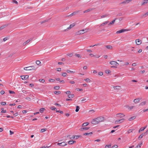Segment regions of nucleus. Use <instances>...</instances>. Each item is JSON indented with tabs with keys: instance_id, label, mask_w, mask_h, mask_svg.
I'll return each instance as SVG.
<instances>
[{
	"instance_id": "nucleus-30",
	"label": "nucleus",
	"mask_w": 148,
	"mask_h": 148,
	"mask_svg": "<svg viewBox=\"0 0 148 148\" xmlns=\"http://www.w3.org/2000/svg\"><path fill=\"white\" fill-rule=\"evenodd\" d=\"M92 10V9H88L84 11V13H86L87 12H90V11Z\"/></svg>"
},
{
	"instance_id": "nucleus-10",
	"label": "nucleus",
	"mask_w": 148,
	"mask_h": 148,
	"mask_svg": "<svg viewBox=\"0 0 148 148\" xmlns=\"http://www.w3.org/2000/svg\"><path fill=\"white\" fill-rule=\"evenodd\" d=\"M136 42L137 45H140L141 43V41L139 39H137L136 40Z\"/></svg>"
},
{
	"instance_id": "nucleus-21",
	"label": "nucleus",
	"mask_w": 148,
	"mask_h": 148,
	"mask_svg": "<svg viewBox=\"0 0 148 148\" xmlns=\"http://www.w3.org/2000/svg\"><path fill=\"white\" fill-rule=\"evenodd\" d=\"M54 93L56 95H58L60 94L61 92L60 91H56L54 92Z\"/></svg>"
},
{
	"instance_id": "nucleus-26",
	"label": "nucleus",
	"mask_w": 148,
	"mask_h": 148,
	"mask_svg": "<svg viewBox=\"0 0 148 148\" xmlns=\"http://www.w3.org/2000/svg\"><path fill=\"white\" fill-rule=\"evenodd\" d=\"M66 71L68 73H74L75 72L73 71H71L69 70H67Z\"/></svg>"
},
{
	"instance_id": "nucleus-37",
	"label": "nucleus",
	"mask_w": 148,
	"mask_h": 148,
	"mask_svg": "<svg viewBox=\"0 0 148 148\" xmlns=\"http://www.w3.org/2000/svg\"><path fill=\"white\" fill-rule=\"evenodd\" d=\"M36 63L38 65H40V64H41V62L39 60H37L36 61Z\"/></svg>"
},
{
	"instance_id": "nucleus-33",
	"label": "nucleus",
	"mask_w": 148,
	"mask_h": 148,
	"mask_svg": "<svg viewBox=\"0 0 148 148\" xmlns=\"http://www.w3.org/2000/svg\"><path fill=\"white\" fill-rule=\"evenodd\" d=\"M148 16V11L145 14H143V16L146 17Z\"/></svg>"
},
{
	"instance_id": "nucleus-25",
	"label": "nucleus",
	"mask_w": 148,
	"mask_h": 148,
	"mask_svg": "<svg viewBox=\"0 0 148 148\" xmlns=\"http://www.w3.org/2000/svg\"><path fill=\"white\" fill-rule=\"evenodd\" d=\"M106 47L109 49H112V46L110 45H107L106 46Z\"/></svg>"
},
{
	"instance_id": "nucleus-60",
	"label": "nucleus",
	"mask_w": 148,
	"mask_h": 148,
	"mask_svg": "<svg viewBox=\"0 0 148 148\" xmlns=\"http://www.w3.org/2000/svg\"><path fill=\"white\" fill-rule=\"evenodd\" d=\"M75 138V136H72L71 137H70V139H71V140H73V139H74Z\"/></svg>"
},
{
	"instance_id": "nucleus-52",
	"label": "nucleus",
	"mask_w": 148,
	"mask_h": 148,
	"mask_svg": "<svg viewBox=\"0 0 148 148\" xmlns=\"http://www.w3.org/2000/svg\"><path fill=\"white\" fill-rule=\"evenodd\" d=\"M76 90L77 91H83V89H79V88H77Z\"/></svg>"
},
{
	"instance_id": "nucleus-28",
	"label": "nucleus",
	"mask_w": 148,
	"mask_h": 148,
	"mask_svg": "<svg viewBox=\"0 0 148 148\" xmlns=\"http://www.w3.org/2000/svg\"><path fill=\"white\" fill-rule=\"evenodd\" d=\"M115 61H112L110 62V63L112 65L115 66Z\"/></svg>"
},
{
	"instance_id": "nucleus-39",
	"label": "nucleus",
	"mask_w": 148,
	"mask_h": 148,
	"mask_svg": "<svg viewBox=\"0 0 148 148\" xmlns=\"http://www.w3.org/2000/svg\"><path fill=\"white\" fill-rule=\"evenodd\" d=\"M1 112L2 113H5L6 112V110H4L3 108H1Z\"/></svg>"
},
{
	"instance_id": "nucleus-5",
	"label": "nucleus",
	"mask_w": 148,
	"mask_h": 148,
	"mask_svg": "<svg viewBox=\"0 0 148 148\" xmlns=\"http://www.w3.org/2000/svg\"><path fill=\"white\" fill-rule=\"evenodd\" d=\"M117 117L122 118L123 117L125 116V115L123 113H118L116 114Z\"/></svg>"
},
{
	"instance_id": "nucleus-19",
	"label": "nucleus",
	"mask_w": 148,
	"mask_h": 148,
	"mask_svg": "<svg viewBox=\"0 0 148 148\" xmlns=\"http://www.w3.org/2000/svg\"><path fill=\"white\" fill-rule=\"evenodd\" d=\"M116 18H115L114 19V20H113L111 22H110L108 24V25H112V24H113L115 22V21L116 20Z\"/></svg>"
},
{
	"instance_id": "nucleus-41",
	"label": "nucleus",
	"mask_w": 148,
	"mask_h": 148,
	"mask_svg": "<svg viewBox=\"0 0 148 148\" xmlns=\"http://www.w3.org/2000/svg\"><path fill=\"white\" fill-rule=\"evenodd\" d=\"M145 127H141V128L139 131V132H140V131H143L145 129Z\"/></svg>"
},
{
	"instance_id": "nucleus-17",
	"label": "nucleus",
	"mask_w": 148,
	"mask_h": 148,
	"mask_svg": "<svg viewBox=\"0 0 148 148\" xmlns=\"http://www.w3.org/2000/svg\"><path fill=\"white\" fill-rule=\"evenodd\" d=\"M76 141L74 140H70L68 142V143L69 145H72Z\"/></svg>"
},
{
	"instance_id": "nucleus-62",
	"label": "nucleus",
	"mask_w": 148,
	"mask_h": 148,
	"mask_svg": "<svg viewBox=\"0 0 148 148\" xmlns=\"http://www.w3.org/2000/svg\"><path fill=\"white\" fill-rule=\"evenodd\" d=\"M10 135H12V134H13L14 133V132L11 130L10 131Z\"/></svg>"
},
{
	"instance_id": "nucleus-64",
	"label": "nucleus",
	"mask_w": 148,
	"mask_h": 148,
	"mask_svg": "<svg viewBox=\"0 0 148 148\" xmlns=\"http://www.w3.org/2000/svg\"><path fill=\"white\" fill-rule=\"evenodd\" d=\"M0 93H1V94L3 95V94L5 93V92L3 90H1V91Z\"/></svg>"
},
{
	"instance_id": "nucleus-12",
	"label": "nucleus",
	"mask_w": 148,
	"mask_h": 148,
	"mask_svg": "<svg viewBox=\"0 0 148 148\" xmlns=\"http://www.w3.org/2000/svg\"><path fill=\"white\" fill-rule=\"evenodd\" d=\"M80 11V10H78L77 11H75L72 13V14H71V15H72V16L74 15H75L79 13Z\"/></svg>"
},
{
	"instance_id": "nucleus-29",
	"label": "nucleus",
	"mask_w": 148,
	"mask_h": 148,
	"mask_svg": "<svg viewBox=\"0 0 148 148\" xmlns=\"http://www.w3.org/2000/svg\"><path fill=\"white\" fill-rule=\"evenodd\" d=\"M76 109L75 110V111L77 112H78L79 111V109L80 108H79V107L77 106H76Z\"/></svg>"
},
{
	"instance_id": "nucleus-45",
	"label": "nucleus",
	"mask_w": 148,
	"mask_h": 148,
	"mask_svg": "<svg viewBox=\"0 0 148 148\" xmlns=\"http://www.w3.org/2000/svg\"><path fill=\"white\" fill-rule=\"evenodd\" d=\"M84 80L86 81V82H90V79L89 78H87L86 79H84Z\"/></svg>"
},
{
	"instance_id": "nucleus-22",
	"label": "nucleus",
	"mask_w": 148,
	"mask_h": 148,
	"mask_svg": "<svg viewBox=\"0 0 148 148\" xmlns=\"http://www.w3.org/2000/svg\"><path fill=\"white\" fill-rule=\"evenodd\" d=\"M45 110V109L44 108H41L40 109L39 111L41 113H42L43 112L44 110Z\"/></svg>"
},
{
	"instance_id": "nucleus-35",
	"label": "nucleus",
	"mask_w": 148,
	"mask_h": 148,
	"mask_svg": "<svg viewBox=\"0 0 148 148\" xmlns=\"http://www.w3.org/2000/svg\"><path fill=\"white\" fill-rule=\"evenodd\" d=\"M111 145H106L105 146V148H111Z\"/></svg>"
},
{
	"instance_id": "nucleus-51",
	"label": "nucleus",
	"mask_w": 148,
	"mask_h": 148,
	"mask_svg": "<svg viewBox=\"0 0 148 148\" xmlns=\"http://www.w3.org/2000/svg\"><path fill=\"white\" fill-rule=\"evenodd\" d=\"M54 81V80L51 79H49V81L50 82H53Z\"/></svg>"
},
{
	"instance_id": "nucleus-32",
	"label": "nucleus",
	"mask_w": 148,
	"mask_h": 148,
	"mask_svg": "<svg viewBox=\"0 0 148 148\" xmlns=\"http://www.w3.org/2000/svg\"><path fill=\"white\" fill-rule=\"evenodd\" d=\"M146 103V102L145 101H143L141 103H140L139 104V105L140 106H143L144 105H145Z\"/></svg>"
},
{
	"instance_id": "nucleus-47",
	"label": "nucleus",
	"mask_w": 148,
	"mask_h": 148,
	"mask_svg": "<svg viewBox=\"0 0 148 148\" xmlns=\"http://www.w3.org/2000/svg\"><path fill=\"white\" fill-rule=\"evenodd\" d=\"M52 110H55L56 109V108L54 106H52L50 108Z\"/></svg>"
},
{
	"instance_id": "nucleus-23",
	"label": "nucleus",
	"mask_w": 148,
	"mask_h": 148,
	"mask_svg": "<svg viewBox=\"0 0 148 148\" xmlns=\"http://www.w3.org/2000/svg\"><path fill=\"white\" fill-rule=\"evenodd\" d=\"M136 117L135 116H133L130 118L128 120L129 121H131L134 119Z\"/></svg>"
},
{
	"instance_id": "nucleus-27",
	"label": "nucleus",
	"mask_w": 148,
	"mask_h": 148,
	"mask_svg": "<svg viewBox=\"0 0 148 148\" xmlns=\"http://www.w3.org/2000/svg\"><path fill=\"white\" fill-rule=\"evenodd\" d=\"M89 124V123L88 122H86L84 123L83 124L82 126L85 127L87 126Z\"/></svg>"
},
{
	"instance_id": "nucleus-13",
	"label": "nucleus",
	"mask_w": 148,
	"mask_h": 148,
	"mask_svg": "<svg viewBox=\"0 0 148 148\" xmlns=\"http://www.w3.org/2000/svg\"><path fill=\"white\" fill-rule=\"evenodd\" d=\"M84 33L82 32H81V31L79 30V31L76 32L75 33V35H80L82 34H83Z\"/></svg>"
},
{
	"instance_id": "nucleus-58",
	"label": "nucleus",
	"mask_w": 148,
	"mask_h": 148,
	"mask_svg": "<svg viewBox=\"0 0 148 148\" xmlns=\"http://www.w3.org/2000/svg\"><path fill=\"white\" fill-rule=\"evenodd\" d=\"M132 0H126L125 1L126 2V3H128L130 2L131 1H132Z\"/></svg>"
},
{
	"instance_id": "nucleus-38",
	"label": "nucleus",
	"mask_w": 148,
	"mask_h": 148,
	"mask_svg": "<svg viewBox=\"0 0 148 148\" xmlns=\"http://www.w3.org/2000/svg\"><path fill=\"white\" fill-rule=\"evenodd\" d=\"M134 130V129H133V130L130 129L127 132V133L128 134L132 132Z\"/></svg>"
},
{
	"instance_id": "nucleus-2",
	"label": "nucleus",
	"mask_w": 148,
	"mask_h": 148,
	"mask_svg": "<svg viewBox=\"0 0 148 148\" xmlns=\"http://www.w3.org/2000/svg\"><path fill=\"white\" fill-rule=\"evenodd\" d=\"M36 69V68L34 66H30L26 67H25L24 69L25 70H35Z\"/></svg>"
},
{
	"instance_id": "nucleus-44",
	"label": "nucleus",
	"mask_w": 148,
	"mask_h": 148,
	"mask_svg": "<svg viewBox=\"0 0 148 148\" xmlns=\"http://www.w3.org/2000/svg\"><path fill=\"white\" fill-rule=\"evenodd\" d=\"M105 73L107 74H109L110 73V70H105Z\"/></svg>"
},
{
	"instance_id": "nucleus-24",
	"label": "nucleus",
	"mask_w": 148,
	"mask_h": 148,
	"mask_svg": "<svg viewBox=\"0 0 148 148\" xmlns=\"http://www.w3.org/2000/svg\"><path fill=\"white\" fill-rule=\"evenodd\" d=\"M92 134V132H90V133H85L84 134V135H91Z\"/></svg>"
},
{
	"instance_id": "nucleus-63",
	"label": "nucleus",
	"mask_w": 148,
	"mask_h": 148,
	"mask_svg": "<svg viewBox=\"0 0 148 148\" xmlns=\"http://www.w3.org/2000/svg\"><path fill=\"white\" fill-rule=\"evenodd\" d=\"M75 136V139H77L81 136Z\"/></svg>"
},
{
	"instance_id": "nucleus-16",
	"label": "nucleus",
	"mask_w": 148,
	"mask_h": 148,
	"mask_svg": "<svg viewBox=\"0 0 148 148\" xmlns=\"http://www.w3.org/2000/svg\"><path fill=\"white\" fill-rule=\"evenodd\" d=\"M89 127H86L81 128L80 130L81 131H83L84 130H88V129H89Z\"/></svg>"
},
{
	"instance_id": "nucleus-4",
	"label": "nucleus",
	"mask_w": 148,
	"mask_h": 148,
	"mask_svg": "<svg viewBox=\"0 0 148 148\" xmlns=\"http://www.w3.org/2000/svg\"><path fill=\"white\" fill-rule=\"evenodd\" d=\"M124 119H122L119 120H116L115 121V123L116 124H117L118 123H122L124 121Z\"/></svg>"
},
{
	"instance_id": "nucleus-36",
	"label": "nucleus",
	"mask_w": 148,
	"mask_h": 148,
	"mask_svg": "<svg viewBox=\"0 0 148 148\" xmlns=\"http://www.w3.org/2000/svg\"><path fill=\"white\" fill-rule=\"evenodd\" d=\"M62 75L64 77H66L67 76V74L66 73H63L62 74Z\"/></svg>"
},
{
	"instance_id": "nucleus-57",
	"label": "nucleus",
	"mask_w": 148,
	"mask_h": 148,
	"mask_svg": "<svg viewBox=\"0 0 148 148\" xmlns=\"http://www.w3.org/2000/svg\"><path fill=\"white\" fill-rule=\"evenodd\" d=\"M12 2L16 4H17L18 3V2L17 1L15 0H12Z\"/></svg>"
},
{
	"instance_id": "nucleus-40",
	"label": "nucleus",
	"mask_w": 148,
	"mask_h": 148,
	"mask_svg": "<svg viewBox=\"0 0 148 148\" xmlns=\"http://www.w3.org/2000/svg\"><path fill=\"white\" fill-rule=\"evenodd\" d=\"M46 130V129L45 128V129H42L41 130L40 132L41 133H42L44 132H45Z\"/></svg>"
},
{
	"instance_id": "nucleus-49",
	"label": "nucleus",
	"mask_w": 148,
	"mask_h": 148,
	"mask_svg": "<svg viewBox=\"0 0 148 148\" xmlns=\"http://www.w3.org/2000/svg\"><path fill=\"white\" fill-rule=\"evenodd\" d=\"M1 104L2 105L4 106L6 105V103L5 102H1Z\"/></svg>"
},
{
	"instance_id": "nucleus-18",
	"label": "nucleus",
	"mask_w": 148,
	"mask_h": 148,
	"mask_svg": "<svg viewBox=\"0 0 148 148\" xmlns=\"http://www.w3.org/2000/svg\"><path fill=\"white\" fill-rule=\"evenodd\" d=\"M68 97L69 98H72L74 97V95L73 94H70L68 95Z\"/></svg>"
},
{
	"instance_id": "nucleus-54",
	"label": "nucleus",
	"mask_w": 148,
	"mask_h": 148,
	"mask_svg": "<svg viewBox=\"0 0 148 148\" xmlns=\"http://www.w3.org/2000/svg\"><path fill=\"white\" fill-rule=\"evenodd\" d=\"M107 16V14L103 15L101 16V18H103Z\"/></svg>"
},
{
	"instance_id": "nucleus-8",
	"label": "nucleus",
	"mask_w": 148,
	"mask_h": 148,
	"mask_svg": "<svg viewBox=\"0 0 148 148\" xmlns=\"http://www.w3.org/2000/svg\"><path fill=\"white\" fill-rule=\"evenodd\" d=\"M57 145L61 146H64L66 145L67 144L65 143V142H62L61 143H58Z\"/></svg>"
},
{
	"instance_id": "nucleus-11",
	"label": "nucleus",
	"mask_w": 148,
	"mask_h": 148,
	"mask_svg": "<svg viewBox=\"0 0 148 148\" xmlns=\"http://www.w3.org/2000/svg\"><path fill=\"white\" fill-rule=\"evenodd\" d=\"M113 88L114 89L119 90L121 89V87L119 86H114Z\"/></svg>"
},
{
	"instance_id": "nucleus-46",
	"label": "nucleus",
	"mask_w": 148,
	"mask_h": 148,
	"mask_svg": "<svg viewBox=\"0 0 148 148\" xmlns=\"http://www.w3.org/2000/svg\"><path fill=\"white\" fill-rule=\"evenodd\" d=\"M118 146L117 145H114L111 147V148H117Z\"/></svg>"
},
{
	"instance_id": "nucleus-56",
	"label": "nucleus",
	"mask_w": 148,
	"mask_h": 148,
	"mask_svg": "<svg viewBox=\"0 0 148 148\" xmlns=\"http://www.w3.org/2000/svg\"><path fill=\"white\" fill-rule=\"evenodd\" d=\"M68 56H69V57H72L73 56V54L72 53H68L67 54V55Z\"/></svg>"
},
{
	"instance_id": "nucleus-55",
	"label": "nucleus",
	"mask_w": 148,
	"mask_h": 148,
	"mask_svg": "<svg viewBox=\"0 0 148 148\" xmlns=\"http://www.w3.org/2000/svg\"><path fill=\"white\" fill-rule=\"evenodd\" d=\"M65 93L66 94H68V95H69V94H70L71 92L69 91H67Z\"/></svg>"
},
{
	"instance_id": "nucleus-7",
	"label": "nucleus",
	"mask_w": 148,
	"mask_h": 148,
	"mask_svg": "<svg viewBox=\"0 0 148 148\" xmlns=\"http://www.w3.org/2000/svg\"><path fill=\"white\" fill-rule=\"evenodd\" d=\"M21 77L22 79H26L29 78V76L28 75H21Z\"/></svg>"
},
{
	"instance_id": "nucleus-48",
	"label": "nucleus",
	"mask_w": 148,
	"mask_h": 148,
	"mask_svg": "<svg viewBox=\"0 0 148 148\" xmlns=\"http://www.w3.org/2000/svg\"><path fill=\"white\" fill-rule=\"evenodd\" d=\"M75 55L76 56L79 58H81V56L80 54H76Z\"/></svg>"
},
{
	"instance_id": "nucleus-20",
	"label": "nucleus",
	"mask_w": 148,
	"mask_h": 148,
	"mask_svg": "<svg viewBox=\"0 0 148 148\" xmlns=\"http://www.w3.org/2000/svg\"><path fill=\"white\" fill-rule=\"evenodd\" d=\"M148 3V0H144L143 2L142 3L141 5H143L145 4Z\"/></svg>"
},
{
	"instance_id": "nucleus-50",
	"label": "nucleus",
	"mask_w": 148,
	"mask_h": 148,
	"mask_svg": "<svg viewBox=\"0 0 148 148\" xmlns=\"http://www.w3.org/2000/svg\"><path fill=\"white\" fill-rule=\"evenodd\" d=\"M9 92L10 94H15V92H14L13 91L9 90Z\"/></svg>"
},
{
	"instance_id": "nucleus-6",
	"label": "nucleus",
	"mask_w": 148,
	"mask_h": 148,
	"mask_svg": "<svg viewBox=\"0 0 148 148\" xmlns=\"http://www.w3.org/2000/svg\"><path fill=\"white\" fill-rule=\"evenodd\" d=\"M127 31L126 29H122L116 32V34H120L123 32H125V31Z\"/></svg>"
},
{
	"instance_id": "nucleus-1",
	"label": "nucleus",
	"mask_w": 148,
	"mask_h": 148,
	"mask_svg": "<svg viewBox=\"0 0 148 148\" xmlns=\"http://www.w3.org/2000/svg\"><path fill=\"white\" fill-rule=\"evenodd\" d=\"M103 120V117L101 116L99 117L93 119L91 121V123L92 124H96L98 123L99 122L102 121Z\"/></svg>"
},
{
	"instance_id": "nucleus-34",
	"label": "nucleus",
	"mask_w": 148,
	"mask_h": 148,
	"mask_svg": "<svg viewBox=\"0 0 148 148\" xmlns=\"http://www.w3.org/2000/svg\"><path fill=\"white\" fill-rule=\"evenodd\" d=\"M144 135L143 134H141L138 137V139H141L143 136Z\"/></svg>"
},
{
	"instance_id": "nucleus-15",
	"label": "nucleus",
	"mask_w": 148,
	"mask_h": 148,
	"mask_svg": "<svg viewBox=\"0 0 148 148\" xmlns=\"http://www.w3.org/2000/svg\"><path fill=\"white\" fill-rule=\"evenodd\" d=\"M32 39V38H30V39L27 40L25 42H24L23 44V45H25L26 44L28 43Z\"/></svg>"
},
{
	"instance_id": "nucleus-9",
	"label": "nucleus",
	"mask_w": 148,
	"mask_h": 148,
	"mask_svg": "<svg viewBox=\"0 0 148 148\" xmlns=\"http://www.w3.org/2000/svg\"><path fill=\"white\" fill-rule=\"evenodd\" d=\"M109 23L108 21H107L104 22L103 23H102L101 24L99 25V27H101V26H105V25H106L107 24Z\"/></svg>"
},
{
	"instance_id": "nucleus-3",
	"label": "nucleus",
	"mask_w": 148,
	"mask_h": 148,
	"mask_svg": "<svg viewBox=\"0 0 148 148\" xmlns=\"http://www.w3.org/2000/svg\"><path fill=\"white\" fill-rule=\"evenodd\" d=\"M75 25V23H73L70 25L66 29H64L63 30L64 31H65L66 30H68L69 29H71V28L74 27Z\"/></svg>"
},
{
	"instance_id": "nucleus-43",
	"label": "nucleus",
	"mask_w": 148,
	"mask_h": 148,
	"mask_svg": "<svg viewBox=\"0 0 148 148\" xmlns=\"http://www.w3.org/2000/svg\"><path fill=\"white\" fill-rule=\"evenodd\" d=\"M60 88V86H56L54 87V88L56 90H58L59 89V88Z\"/></svg>"
},
{
	"instance_id": "nucleus-14",
	"label": "nucleus",
	"mask_w": 148,
	"mask_h": 148,
	"mask_svg": "<svg viewBox=\"0 0 148 148\" xmlns=\"http://www.w3.org/2000/svg\"><path fill=\"white\" fill-rule=\"evenodd\" d=\"M139 101L140 99L139 98L135 99L134 100V102L136 103H139Z\"/></svg>"
},
{
	"instance_id": "nucleus-42",
	"label": "nucleus",
	"mask_w": 148,
	"mask_h": 148,
	"mask_svg": "<svg viewBox=\"0 0 148 148\" xmlns=\"http://www.w3.org/2000/svg\"><path fill=\"white\" fill-rule=\"evenodd\" d=\"M39 81L40 82H41L42 83H44L45 82V80L43 79H39Z\"/></svg>"
},
{
	"instance_id": "nucleus-31",
	"label": "nucleus",
	"mask_w": 148,
	"mask_h": 148,
	"mask_svg": "<svg viewBox=\"0 0 148 148\" xmlns=\"http://www.w3.org/2000/svg\"><path fill=\"white\" fill-rule=\"evenodd\" d=\"M142 145V142L140 144H139L137 145L135 148H140L141 146Z\"/></svg>"
},
{
	"instance_id": "nucleus-53",
	"label": "nucleus",
	"mask_w": 148,
	"mask_h": 148,
	"mask_svg": "<svg viewBox=\"0 0 148 148\" xmlns=\"http://www.w3.org/2000/svg\"><path fill=\"white\" fill-rule=\"evenodd\" d=\"M98 75H99L101 76L103 75V73L101 72H99L98 73Z\"/></svg>"
},
{
	"instance_id": "nucleus-59",
	"label": "nucleus",
	"mask_w": 148,
	"mask_h": 148,
	"mask_svg": "<svg viewBox=\"0 0 148 148\" xmlns=\"http://www.w3.org/2000/svg\"><path fill=\"white\" fill-rule=\"evenodd\" d=\"M13 115L14 116H16L18 115V112H16L15 113L13 114Z\"/></svg>"
},
{
	"instance_id": "nucleus-61",
	"label": "nucleus",
	"mask_w": 148,
	"mask_h": 148,
	"mask_svg": "<svg viewBox=\"0 0 148 148\" xmlns=\"http://www.w3.org/2000/svg\"><path fill=\"white\" fill-rule=\"evenodd\" d=\"M25 99L29 101H30L31 100V98L29 97H26Z\"/></svg>"
}]
</instances>
